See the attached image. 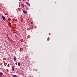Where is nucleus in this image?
<instances>
[{
	"instance_id": "nucleus-1",
	"label": "nucleus",
	"mask_w": 77,
	"mask_h": 77,
	"mask_svg": "<svg viewBox=\"0 0 77 77\" xmlns=\"http://www.w3.org/2000/svg\"><path fill=\"white\" fill-rule=\"evenodd\" d=\"M22 11L24 14H26V13H27V11H25L24 10H23Z\"/></svg>"
},
{
	"instance_id": "nucleus-2",
	"label": "nucleus",
	"mask_w": 77,
	"mask_h": 77,
	"mask_svg": "<svg viewBox=\"0 0 77 77\" xmlns=\"http://www.w3.org/2000/svg\"><path fill=\"white\" fill-rule=\"evenodd\" d=\"M2 18L3 20H4V21H5V16H2Z\"/></svg>"
},
{
	"instance_id": "nucleus-3",
	"label": "nucleus",
	"mask_w": 77,
	"mask_h": 77,
	"mask_svg": "<svg viewBox=\"0 0 77 77\" xmlns=\"http://www.w3.org/2000/svg\"><path fill=\"white\" fill-rule=\"evenodd\" d=\"M2 75H3V73H0V77H2Z\"/></svg>"
},
{
	"instance_id": "nucleus-4",
	"label": "nucleus",
	"mask_w": 77,
	"mask_h": 77,
	"mask_svg": "<svg viewBox=\"0 0 77 77\" xmlns=\"http://www.w3.org/2000/svg\"><path fill=\"white\" fill-rule=\"evenodd\" d=\"M28 5V6H30V4L29 3L27 2H25Z\"/></svg>"
},
{
	"instance_id": "nucleus-5",
	"label": "nucleus",
	"mask_w": 77,
	"mask_h": 77,
	"mask_svg": "<svg viewBox=\"0 0 77 77\" xmlns=\"http://www.w3.org/2000/svg\"><path fill=\"white\" fill-rule=\"evenodd\" d=\"M12 69L13 71H14V66H12Z\"/></svg>"
},
{
	"instance_id": "nucleus-6",
	"label": "nucleus",
	"mask_w": 77,
	"mask_h": 77,
	"mask_svg": "<svg viewBox=\"0 0 77 77\" xmlns=\"http://www.w3.org/2000/svg\"><path fill=\"white\" fill-rule=\"evenodd\" d=\"M18 65L19 66H21V63H20V62H18Z\"/></svg>"
},
{
	"instance_id": "nucleus-7",
	"label": "nucleus",
	"mask_w": 77,
	"mask_h": 77,
	"mask_svg": "<svg viewBox=\"0 0 77 77\" xmlns=\"http://www.w3.org/2000/svg\"><path fill=\"white\" fill-rule=\"evenodd\" d=\"M16 59H17V58H16V57H15L14 59V61H15Z\"/></svg>"
},
{
	"instance_id": "nucleus-8",
	"label": "nucleus",
	"mask_w": 77,
	"mask_h": 77,
	"mask_svg": "<svg viewBox=\"0 0 77 77\" xmlns=\"http://www.w3.org/2000/svg\"><path fill=\"white\" fill-rule=\"evenodd\" d=\"M21 6H22V8H24V5L23 4H21Z\"/></svg>"
},
{
	"instance_id": "nucleus-9",
	"label": "nucleus",
	"mask_w": 77,
	"mask_h": 77,
	"mask_svg": "<svg viewBox=\"0 0 77 77\" xmlns=\"http://www.w3.org/2000/svg\"><path fill=\"white\" fill-rule=\"evenodd\" d=\"M13 77H17V75H14Z\"/></svg>"
},
{
	"instance_id": "nucleus-10",
	"label": "nucleus",
	"mask_w": 77,
	"mask_h": 77,
	"mask_svg": "<svg viewBox=\"0 0 77 77\" xmlns=\"http://www.w3.org/2000/svg\"><path fill=\"white\" fill-rule=\"evenodd\" d=\"M33 24V22H31V24Z\"/></svg>"
},
{
	"instance_id": "nucleus-11",
	"label": "nucleus",
	"mask_w": 77,
	"mask_h": 77,
	"mask_svg": "<svg viewBox=\"0 0 77 77\" xmlns=\"http://www.w3.org/2000/svg\"><path fill=\"white\" fill-rule=\"evenodd\" d=\"M7 38L8 37H9V35H8V34H7Z\"/></svg>"
},
{
	"instance_id": "nucleus-12",
	"label": "nucleus",
	"mask_w": 77,
	"mask_h": 77,
	"mask_svg": "<svg viewBox=\"0 0 77 77\" xmlns=\"http://www.w3.org/2000/svg\"><path fill=\"white\" fill-rule=\"evenodd\" d=\"M7 38H8V39H9V37Z\"/></svg>"
},
{
	"instance_id": "nucleus-13",
	"label": "nucleus",
	"mask_w": 77,
	"mask_h": 77,
	"mask_svg": "<svg viewBox=\"0 0 77 77\" xmlns=\"http://www.w3.org/2000/svg\"><path fill=\"white\" fill-rule=\"evenodd\" d=\"M35 28H36V26H35Z\"/></svg>"
},
{
	"instance_id": "nucleus-14",
	"label": "nucleus",
	"mask_w": 77,
	"mask_h": 77,
	"mask_svg": "<svg viewBox=\"0 0 77 77\" xmlns=\"http://www.w3.org/2000/svg\"><path fill=\"white\" fill-rule=\"evenodd\" d=\"M1 48V47L0 46V49Z\"/></svg>"
}]
</instances>
